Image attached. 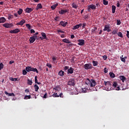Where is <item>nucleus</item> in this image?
<instances>
[{"label":"nucleus","mask_w":129,"mask_h":129,"mask_svg":"<svg viewBox=\"0 0 129 129\" xmlns=\"http://www.w3.org/2000/svg\"><path fill=\"white\" fill-rule=\"evenodd\" d=\"M104 84H105L106 87H108L107 88V90L108 91L112 90L111 89V84L110 83V82H109V81H108V82L104 81Z\"/></svg>","instance_id":"obj_1"},{"label":"nucleus","mask_w":129,"mask_h":129,"mask_svg":"<svg viewBox=\"0 0 129 129\" xmlns=\"http://www.w3.org/2000/svg\"><path fill=\"white\" fill-rule=\"evenodd\" d=\"M91 10H96V6H95V5H94L93 4L89 5L87 8L88 12H90Z\"/></svg>","instance_id":"obj_2"},{"label":"nucleus","mask_w":129,"mask_h":129,"mask_svg":"<svg viewBox=\"0 0 129 129\" xmlns=\"http://www.w3.org/2000/svg\"><path fill=\"white\" fill-rule=\"evenodd\" d=\"M84 69L85 70H88L89 69H92V64L91 63H86L84 66Z\"/></svg>","instance_id":"obj_3"},{"label":"nucleus","mask_w":129,"mask_h":129,"mask_svg":"<svg viewBox=\"0 0 129 129\" xmlns=\"http://www.w3.org/2000/svg\"><path fill=\"white\" fill-rule=\"evenodd\" d=\"M68 84L70 86H74V85H75V79H71L70 81H68Z\"/></svg>","instance_id":"obj_4"},{"label":"nucleus","mask_w":129,"mask_h":129,"mask_svg":"<svg viewBox=\"0 0 129 129\" xmlns=\"http://www.w3.org/2000/svg\"><path fill=\"white\" fill-rule=\"evenodd\" d=\"M4 28H7V29H9L10 28H12V27L14 26V25L12 23H5L3 25Z\"/></svg>","instance_id":"obj_5"},{"label":"nucleus","mask_w":129,"mask_h":129,"mask_svg":"<svg viewBox=\"0 0 129 129\" xmlns=\"http://www.w3.org/2000/svg\"><path fill=\"white\" fill-rule=\"evenodd\" d=\"M78 42H79L78 44L79 45V46H83V45L85 44V40L83 39H78Z\"/></svg>","instance_id":"obj_6"},{"label":"nucleus","mask_w":129,"mask_h":129,"mask_svg":"<svg viewBox=\"0 0 129 129\" xmlns=\"http://www.w3.org/2000/svg\"><path fill=\"white\" fill-rule=\"evenodd\" d=\"M20 29L17 28L15 30H11L9 33H10V34H18V33H20Z\"/></svg>","instance_id":"obj_7"},{"label":"nucleus","mask_w":129,"mask_h":129,"mask_svg":"<svg viewBox=\"0 0 129 129\" xmlns=\"http://www.w3.org/2000/svg\"><path fill=\"white\" fill-rule=\"evenodd\" d=\"M74 72V69L72 67L69 68L68 70L67 74H73Z\"/></svg>","instance_id":"obj_8"},{"label":"nucleus","mask_w":129,"mask_h":129,"mask_svg":"<svg viewBox=\"0 0 129 129\" xmlns=\"http://www.w3.org/2000/svg\"><path fill=\"white\" fill-rule=\"evenodd\" d=\"M103 31H107L108 32H110L111 31V29H110V27L109 26V25H105Z\"/></svg>","instance_id":"obj_9"},{"label":"nucleus","mask_w":129,"mask_h":129,"mask_svg":"<svg viewBox=\"0 0 129 129\" xmlns=\"http://www.w3.org/2000/svg\"><path fill=\"white\" fill-rule=\"evenodd\" d=\"M90 85L91 87H94V86L96 85V82H95V80L93 79L91 80Z\"/></svg>","instance_id":"obj_10"},{"label":"nucleus","mask_w":129,"mask_h":129,"mask_svg":"<svg viewBox=\"0 0 129 129\" xmlns=\"http://www.w3.org/2000/svg\"><path fill=\"white\" fill-rule=\"evenodd\" d=\"M59 25H60V26L65 27L66 26H67V25H68V22L65 21H60Z\"/></svg>","instance_id":"obj_11"},{"label":"nucleus","mask_w":129,"mask_h":129,"mask_svg":"<svg viewBox=\"0 0 129 129\" xmlns=\"http://www.w3.org/2000/svg\"><path fill=\"white\" fill-rule=\"evenodd\" d=\"M33 11H34V8H27L25 9V13H32Z\"/></svg>","instance_id":"obj_12"},{"label":"nucleus","mask_w":129,"mask_h":129,"mask_svg":"<svg viewBox=\"0 0 129 129\" xmlns=\"http://www.w3.org/2000/svg\"><path fill=\"white\" fill-rule=\"evenodd\" d=\"M69 10L66 9L65 10H61L59 12V14L60 15H64V14H66V13H69Z\"/></svg>","instance_id":"obj_13"},{"label":"nucleus","mask_w":129,"mask_h":129,"mask_svg":"<svg viewBox=\"0 0 129 129\" xmlns=\"http://www.w3.org/2000/svg\"><path fill=\"white\" fill-rule=\"evenodd\" d=\"M25 70H26L27 72H32L33 68H32V67L27 66V67L25 68Z\"/></svg>","instance_id":"obj_14"},{"label":"nucleus","mask_w":129,"mask_h":129,"mask_svg":"<svg viewBox=\"0 0 129 129\" xmlns=\"http://www.w3.org/2000/svg\"><path fill=\"white\" fill-rule=\"evenodd\" d=\"M25 23H26V20H25L24 19H23L19 23H17L16 25H19L21 26H23V25H24L25 24Z\"/></svg>","instance_id":"obj_15"},{"label":"nucleus","mask_w":129,"mask_h":129,"mask_svg":"<svg viewBox=\"0 0 129 129\" xmlns=\"http://www.w3.org/2000/svg\"><path fill=\"white\" fill-rule=\"evenodd\" d=\"M5 93L6 94V95H8V96H13L14 97L15 96V95L14 93H9L8 92L5 91Z\"/></svg>","instance_id":"obj_16"},{"label":"nucleus","mask_w":129,"mask_h":129,"mask_svg":"<svg viewBox=\"0 0 129 129\" xmlns=\"http://www.w3.org/2000/svg\"><path fill=\"white\" fill-rule=\"evenodd\" d=\"M119 79H120V80H121L122 82H124V81H125V80H126V78H125V77H124V76H120Z\"/></svg>","instance_id":"obj_17"},{"label":"nucleus","mask_w":129,"mask_h":129,"mask_svg":"<svg viewBox=\"0 0 129 129\" xmlns=\"http://www.w3.org/2000/svg\"><path fill=\"white\" fill-rule=\"evenodd\" d=\"M62 42H64V43H66L67 44H71V41L68 40L67 38L62 39Z\"/></svg>","instance_id":"obj_18"},{"label":"nucleus","mask_w":129,"mask_h":129,"mask_svg":"<svg viewBox=\"0 0 129 129\" xmlns=\"http://www.w3.org/2000/svg\"><path fill=\"white\" fill-rule=\"evenodd\" d=\"M58 75L59 76H64V75H65V72L62 70H60L59 72H58Z\"/></svg>","instance_id":"obj_19"},{"label":"nucleus","mask_w":129,"mask_h":129,"mask_svg":"<svg viewBox=\"0 0 129 129\" xmlns=\"http://www.w3.org/2000/svg\"><path fill=\"white\" fill-rule=\"evenodd\" d=\"M6 21H7L6 20V18H5V17H1L0 18V24H2L3 23H6Z\"/></svg>","instance_id":"obj_20"},{"label":"nucleus","mask_w":129,"mask_h":129,"mask_svg":"<svg viewBox=\"0 0 129 129\" xmlns=\"http://www.w3.org/2000/svg\"><path fill=\"white\" fill-rule=\"evenodd\" d=\"M41 36L44 40H47V36L46 35V33L44 32L41 33Z\"/></svg>","instance_id":"obj_21"},{"label":"nucleus","mask_w":129,"mask_h":129,"mask_svg":"<svg viewBox=\"0 0 129 129\" xmlns=\"http://www.w3.org/2000/svg\"><path fill=\"white\" fill-rule=\"evenodd\" d=\"M35 83L38 84V85H40L41 84V83L40 82H38V77L37 76L35 77Z\"/></svg>","instance_id":"obj_22"},{"label":"nucleus","mask_w":129,"mask_h":129,"mask_svg":"<svg viewBox=\"0 0 129 129\" xmlns=\"http://www.w3.org/2000/svg\"><path fill=\"white\" fill-rule=\"evenodd\" d=\"M35 39L31 36L29 39L30 43L32 44L33 42H35Z\"/></svg>","instance_id":"obj_23"},{"label":"nucleus","mask_w":129,"mask_h":129,"mask_svg":"<svg viewBox=\"0 0 129 129\" xmlns=\"http://www.w3.org/2000/svg\"><path fill=\"white\" fill-rule=\"evenodd\" d=\"M116 9V7L115 6H114V5L112 6V14H114V13H115Z\"/></svg>","instance_id":"obj_24"},{"label":"nucleus","mask_w":129,"mask_h":129,"mask_svg":"<svg viewBox=\"0 0 129 129\" xmlns=\"http://www.w3.org/2000/svg\"><path fill=\"white\" fill-rule=\"evenodd\" d=\"M90 82H91V81L90 80H89V78H87L86 81H85V84L87 85H90Z\"/></svg>","instance_id":"obj_25"},{"label":"nucleus","mask_w":129,"mask_h":129,"mask_svg":"<svg viewBox=\"0 0 129 129\" xmlns=\"http://www.w3.org/2000/svg\"><path fill=\"white\" fill-rule=\"evenodd\" d=\"M56 7H58V3H56V4L51 6V9L52 10H55V9H56Z\"/></svg>","instance_id":"obj_26"},{"label":"nucleus","mask_w":129,"mask_h":129,"mask_svg":"<svg viewBox=\"0 0 129 129\" xmlns=\"http://www.w3.org/2000/svg\"><path fill=\"white\" fill-rule=\"evenodd\" d=\"M109 74L111 78H114V77H115V75H114L113 73L110 72Z\"/></svg>","instance_id":"obj_27"},{"label":"nucleus","mask_w":129,"mask_h":129,"mask_svg":"<svg viewBox=\"0 0 129 129\" xmlns=\"http://www.w3.org/2000/svg\"><path fill=\"white\" fill-rule=\"evenodd\" d=\"M92 63H93V65L94 67L97 66V65H98V61H97L93 60L92 61Z\"/></svg>","instance_id":"obj_28"},{"label":"nucleus","mask_w":129,"mask_h":129,"mask_svg":"<svg viewBox=\"0 0 129 129\" xmlns=\"http://www.w3.org/2000/svg\"><path fill=\"white\" fill-rule=\"evenodd\" d=\"M34 89H35V91H36V92H38V90H39V86L37 85V84H35L34 85Z\"/></svg>","instance_id":"obj_29"},{"label":"nucleus","mask_w":129,"mask_h":129,"mask_svg":"<svg viewBox=\"0 0 129 129\" xmlns=\"http://www.w3.org/2000/svg\"><path fill=\"white\" fill-rule=\"evenodd\" d=\"M69 69V67L68 66H64L63 68V70L64 71V72H68V70Z\"/></svg>","instance_id":"obj_30"},{"label":"nucleus","mask_w":129,"mask_h":129,"mask_svg":"<svg viewBox=\"0 0 129 129\" xmlns=\"http://www.w3.org/2000/svg\"><path fill=\"white\" fill-rule=\"evenodd\" d=\"M82 92H83V93H86V92H87V91H88V90L85 88H83L82 89Z\"/></svg>","instance_id":"obj_31"},{"label":"nucleus","mask_w":129,"mask_h":129,"mask_svg":"<svg viewBox=\"0 0 129 129\" xmlns=\"http://www.w3.org/2000/svg\"><path fill=\"white\" fill-rule=\"evenodd\" d=\"M31 95H26L24 98V99L27 100V99H31Z\"/></svg>","instance_id":"obj_32"},{"label":"nucleus","mask_w":129,"mask_h":129,"mask_svg":"<svg viewBox=\"0 0 129 129\" xmlns=\"http://www.w3.org/2000/svg\"><path fill=\"white\" fill-rule=\"evenodd\" d=\"M27 84H28V85H32V84H33V82L32 81V80H30V79H28L27 80Z\"/></svg>","instance_id":"obj_33"},{"label":"nucleus","mask_w":129,"mask_h":129,"mask_svg":"<svg viewBox=\"0 0 129 129\" xmlns=\"http://www.w3.org/2000/svg\"><path fill=\"white\" fill-rule=\"evenodd\" d=\"M9 79H10V80H11V81H15V82L17 81V80H18V78H13V77H10V78H9Z\"/></svg>","instance_id":"obj_34"},{"label":"nucleus","mask_w":129,"mask_h":129,"mask_svg":"<svg viewBox=\"0 0 129 129\" xmlns=\"http://www.w3.org/2000/svg\"><path fill=\"white\" fill-rule=\"evenodd\" d=\"M18 15H22V14L23 13V9H19V11H18L17 12Z\"/></svg>","instance_id":"obj_35"},{"label":"nucleus","mask_w":129,"mask_h":129,"mask_svg":"<svg viewBox=\"0 0 129 129\" xmlns=\"http://www.w3.org/2000/svg\"><path fill=\"white\" fill-rule=\"evenodd\" d=\"M112 86L115 89L117 87V83L116 82H114Z\"/></svg>","instance_id":"obj_36"},{"label":"nucleus","mask_w":129,"mask_h":129,"mask_svg":"<svg viewBox=\"0 0 129 129\" xmlns=\"http://www.w3.org/2000/svg\"><path fill=\"white\" fill-rule=\"evenodd\" d=\"M72 8L76 9H77V8H78V6L76 5V4H75V3H73L72 4Z\"/></svg>","instance_id":"obj_37"},{"label":"nucleus","mask_w":129,"mask_h":129,"mask_svg":"<svg viewBox=\"0 0 129 129\" xmlns=\"http://www.w3.org/2000/svg\"><path fill=\"white\" fill-rule=\"evenodd\" d=\"M32 72H36V73H39V71L36 68H32Z\"/></svg>","instance_id":"obj_38"},{"label":"nucleus","mask_w":129,"mask_h":129,"mask_svg":"<svg viewBox=\"0 0 129 129\" xmlns=\"http://www.w3.org/2000/svg\"><path fill=\"white\" fill-rule=\"evenodd\" d=\"M117 31H118V30H117V29H114V30H113V31L112 32V34H113V35H115L117 33Z\"/></svg>","instance_id":"obj_39"},{"label":"nucleus","mask_w":129,"mask_h":129,"mask_svg":"<svg viewBox=\"0 0 129 129\" xmlns=\"http://www.w3.org/2000/svg\"><path fill=\"white\" fill-rule=\"evenodd\" d=\"M118 37H120L121 38H123V35H122V33L121 32H118L117 34Z\"/></svg>","instance_id":"obj_40"},{"label":"nucleus","mask_w":129,"mask_h":129,"mask_svg":"<svg viewBox=\"0 0 129 129\" xmlns=\"http://www.w3.org/2000/svg\"><path fill=\"white\" fill-rule=\"evenodd\" d=\"M103 3L104 6H107L108 5V2L106 1V0H103Z\"/></svg>","instance_id":"obj_41"},{"label":"nucleus","mask_w":129,"mask_h":129,"mask_svg":"<svg viewBox=\"0 0 129 129\" xmlns=\"http://www.w3.org/2000/svg\"><path fill=\"white\" fill-rule=\"evenodd\" d=\"M53 97H59V96L57 93L55 92L52 95Z\"/></svg>","instance_id":"obj_42"},{"label":"nucleus","mask_w":129,"mask_h":129,"mask_svg":"<svg viewBox=\"0 0 129 129\" xmlns=\"http://www.w3.org/2000/svg\"><path fill=\"white\" fill-rule=\"evenodd\" d=\"M121 59V61H122V62H125V58H126V56L124 57H120Z\"/></svg>","instance_id":"obj_43"},{"label":"nucleus","mask_w":129,"mask_h":129,"mask_svg":"<svg viewBox=\"0 0 129 129\" xmlns=\"http://www.w3.org/2000/svg\"><path fill=\"white\" fill-rule=\"evenodd\" d=\"M26 27H27L28 30H31V28H32V27L31 26V25L30 24H26Z\"/></svg>","instance_id":"obj_44"},{"label":"nucleus","mask_w":129,"mask_h":129,"mask_svg":"<svg viewBox=\"0 0 129 129\" xmlns=\"http://www.w3.org/2000/svg\"><path fill=\"white\" fill-rule=\"evenodd\" d=\"M77 29H79V25L78 24L74 27L73 30H76Z\"/></svg>","instance_id":"obj_45"},{"label":"nucleus","mask_w":129,"mask_h":129,"mask_svg":"<svg viewBox=\"0 0 129 129\" xmlns=\"http://www.w3.org/2000/svg\"><path fill=\"white\" fill-rule=\"evenodd\" d=\"M37 8H39V9H42V8H43V6H42V4H39L37 5Z\"/></svg>","instance_id":"obj_46"},{"label":"nucleus","mask_w":129,"mask_h":129,"mask_svg":"<svg viewBox=\"0 0 129 129\" xmlns=\"http://www.w3.org/2000/svg\"><path fill=\"white\" fill-rule=\"evenodd\" d=\"M22 72H23V75H27V73H28L26 70H23Z\"/></svg>","instance_id":"obj_47"},{"label":"nucleus","mask_w":129,"mask_h":129,"mask_svg":"<svg viewBox=\"0 0 129 129\" xmlns=\"http://www.w3.org/2000/svg\"><path fill=\"white\" fill-rule=\"evenodd\" d=\"M4 68V64L3 63H0V71Z\"/></svg>","instance_id":"obj_48"},{"label":"nucleus","mask_w":129,"mask_h":129,"mask_svg":"<svg viewBox=\"0 0 129 129\" xmlns=\"http://www.w3.org/2000/svg\"><path fill=\"white\" fill-rule=\"evenodd\" d=\"M120 24H121V22H120V20H117V24H116V25L117 26H119V25H120Z\"/></svg>","instance_id":"obj_49"},{"label":"nucleus","mask_w":129,"mask_h":129,"mask_svg":"<svg viewBox=\"0 0 129 129\" xmlns=\"http://www.w3.org/2000/svg\"><path fill=\"white\" fill-rule=\"evenodd\" d=\"M53 89H54V90L58 91L59 90V89H60V87L59 86H56L55 88H54Z\"/></svg>","instance_id":"obj_50"},{"label":"nucleus","mask_w":129,"mask_h":129,"mask_svg":"<svg viewBox=\"0 0 129 129\" xmlns=\"http://www.w3.org/2000/svg\"><path fill=\"white\" fill-rule=\"evenodd\" d=\"M104 73H107V72H108V70H107L106 68H105L104 69Z\"/></svg>","instance_id":"obj_51"},{"label":"nucleus","mask_w":129,"mask_h":129,"mask_svg":"<svg viewBox=\"0 0 129 129\" xmlns=\"http://www.w3.org/2000/svg\"><path fill=\"white\" fill-rule=\"evenodd\" d=\"M46 66H47V67H48V68H52V65H51V64H49L48 63H47L46 64Z\"/></svg>","instance_id":"obj_52"},{"label":"nucleus","mask_w":129,"mask_h":129,"mask_svg":"<svg viewBox=\"0 0 129 129\" xmlns=\"http://www.w3.org/2000/svg\"><path fill=\"white\" fill-rule=\"evenodd\" d=\"M58 33H61L62 34H65V32L62 30H57Z\"/></svg>","instance_id":"obj_53"},{"label":"nucleus","mask_w":129,"mask_h":129,"mask_svg":"<svg viewBox=\"0 0 129 129\" xmlns=\"http://www.w3.org/2000/svg\"><path fill=\"white\" fill-rule=\"evenodd\" d=\"M32 37L34 38V40H36V39L38 38V36L36 35V34H34V35Z\"/></svg>","instance_id":"obj_54"},{"label":"nucleus","mask_w":129,"mask_h":129,"mask_svg":"<svg viewBox=\"0 0 129 129\" xmlns=\"http://www.w3.org/2000/svg\"><path fill=\"white\" fill-rule=\"evenodd\" d=\"M59 19V17L57 16L55 18H54V20H55L57 22H59V19Z\"/></svg>","instance_id":"obj_55"},{"label":"nucleus","mask_w":129,"mask_h":129,"mask_svg":"<svg viewBox=\"0 0 129 129\" xmlns=\"http://www.w3.org/2000/svg\"><path fill=\"white\" fill-rule=\"evenodd\" d=\"M116 6L117 8H119L120 7V4H119V2L117 1Z\"/></svg>","instance_id":"obj_56"},{"label":"nucleus","mask_w":129,"mask_h":129,"mask_svg":"<svg viewBox=\"0 0 129 129\" xmlns=\"http://www.w3.org/2000/svg\"><path fill=\"white\" fill-rule=\"evenodd\" d=\"M114 89H115V90L119 91V90H120V87H119V86H118V87H116Z\"/></svg>","instance_id":"obj_57"},{"label":"nucleus","mask_w":129,"mask_h":129,"mask_svg":"<svg viewBox=\"0 0 129 129\" xmlns=\"http://www.w3.org/2000/svg\"><path fill=\"white\" fill-rule=\"evenodd\" d=\"M47 95H48V94L45 93L43 96V98H47Z\"/></svg>","instance_id":"obj_58"},{"label":"nucleus","mask_w":129,"mask_h":129,"mask_svg":"<svg viewBox=\"0 0 129 129\" xmlns=\"http://www.w3.org/2000/svg\"><path fill=\"white\" fill-rule=\"evenodd\" d=\"M31 34H34L35 33V30L34 29H31L30 30Z\"/></svg>","instance_id":"obj_59"},{"label":"nucleus","mask_w":129,"mask_h":129,"mask_svg":"<svg viewBox=\"0 0 129 129\" xmlns=\"http://www.w3.org/2000/svg\"><path fill=\"white\" fill-rule=\"evenodd\" d=\"M126 37L128 38V39H129V31H126Z\"/></svg>","instance_id":"obj_60"},{"label":"nucleus","mask_w":129,"mask_h":129,"mask_svg":"<svg viewBox=\"0 0 129 129\" xmlns=\"http://www.w3.org/2000/svg\"><path fill=\"white\" fill-rule=\"evenodd\" d=\"M57 59V58L52 56V60L53 61V62L55 63V60Z\"/></svg>","instance_id":"obj_61"},{"label":"nucleus","mask_w":129,"mask_h":129,"mask_svg":"<svg viewBox=\"0 0 129 129\" xmlns=\"http://www.w3.org/2000/svg\"><path fill=\"white\" fill-rule=\"evenodd\" d=\"M103 58L104 60H106V59H107V56L106 55H104L103 56Z\"/></svg>","instance_id":"obj_62"},{"label":"nucleus","mask_w":129,"mask_h":129,"mask_svg":"<svg viewBox=\"0 0 129 129\" xmlns=\"http://www.w3.org/2000/svg\"><path fill=\"white\" fill-rule=\"evenodd\" d=\"M59 96V97H62L63 98V93H61L60 94H59V95H58Z\"/></svg>","instance_id":"obj_63"},{"label":"nucleus","mask_w":129,"mask_h":129,"mask_svg":"<svg viewBox=\"0 0 129 129\" xmlns=\"http://www.w3.org/2000/svg\"><path fill=\"white\" fill-rule=\"evenodd\" d=\"M86 26V23H83V26L82 28H84Z\"/></svg>","instance_id":"obj_64"}]
</instances>
